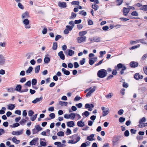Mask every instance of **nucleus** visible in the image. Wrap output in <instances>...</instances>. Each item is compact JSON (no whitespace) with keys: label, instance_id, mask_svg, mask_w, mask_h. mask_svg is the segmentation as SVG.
I'll list each match as a JSON object with an SVG mask.
<instances>
[{"label":"nucleus","instance_id":"obj_1","mask_svg":"<svg viewBox=\"0 0 147 147\" xmlns=\"http://www.w3.org/2000/svg\"><path fill=\"white\" fill-rule=\"evenodd\" d=\"M102 115L103 117L106 116L109 113V109L107 107H102Z\"/></svg>","mask_w":147,"mask_h":147},{"label":"nucleus","instance_id":"obj_2","mask_svg":"<svg viewBox=\"0 0 147 147\" xmlns=\"http://www.w3.org/2000/svg\"><path fill=\"white\" fill-rule=\"evenodd\" d=\"M23 23L25 25V27L26 29H29L30 26L29 24V21L28 19H25L23 21Z\"/></svg>","mask_w":147,"mask_h":147},{"label":"nucleus","instance_id":"obj_3","mask_svg":"<svg viewBox=\"0 0 147 147\" xmlns=\"http://www.w3.org/2000/svg\"><path fill=\"white\" fill-rule=\"evenodd\" d=\"M86 37L85 36L78 37L77 38V42L79 43H81L82 42H85L86 41Z\"/></svg>","mask_w":147,"mask_h":147},{"label":"nucleus","instance_id":"obj_4","mask_svg":"<svg viewBox=\"0 0 147 147\" xmlns=\"http://www.w3.org/2000/svg\"><path fill=\"white\" fill-rule=\"evenodd\" d=\"M23 129H22L18 131H13L11 133V134L13 135L19 136L22 134L23 133Z\"/></svg>","mask_w":147,"mask_h":147},{"label":"nucleus","instance_id":"obj_5","mask_svg":"<svg viewBox=\"0 0 147 147\" xmlns=\"http://www.w3.org/2000/svg\"><path fill=\"white\" fill-rule=\"evenodd\" d=\"M29 17V13L27 11H26L23 13L22 15V19H27Z\"/></svg>","mask_w":147,"mask_h":147},{"label":"nucleus","instance_id":"obj_6","mask_svg":"<svg viewBox=\"0 0 147 147\" xmlns=\"http://www.w3.org/2000/svg\"><path fill=\"white\" fill-rule=\"evenodd\" d=\"M5 63V59L3 55H0V65H3Z\"/></svg>","mask_w":147,"mask_h":147},{"label":"nucleus","instance_id":"obj_7","mask_svg":"<svg viewBox=\"0 0 147 147\" xmlns=\"http://www.w3.org/2000/svg\"><path fill=\"white\" fill-rule=\"evenodd\" d=\"M95 87H94L93 88L90 90L89 92L86 94V97L90 96L95 91Z\"/></svg>","mask_w":147,"mask_h":147},{"label":"nucleus","instance_id":"obj_8","mask_svg":"<svg viewBox=\"0 0 147 147\" xmlns=\"http://www.w3.org/2000/svg\"><path fill=\"white\" fill-rule=\"evenodd\" d=\"M58 5L61 8H65L67 6L66 3L64 2H59Z\"/></svg>","mask_w":147,"mask_h":147},{"label":"nucleus","instance_id":"obj_9","mask_svg":"<svg viewBox=\"0 0 147 147\" xmlns=\"http://www.w3.org/2000/svg\"><path fill=\"white\" fill-rule=\"evenodd\" d=\"M38 138H36L33 139L30 142V145L32 146L35 145L36 144L37 142L38 141Z\"/></svg>","mask_w":147,"mask_h":147},{"label":"nucleus","instance_id":"obj_10","mask_svg":"<svg viewBox=\"0 0 147 147\" xmlns=\"http://www.w3.org/2000/svg\"><path fill=\"white\" fill-rule=\"evenodd\" d=\"M58 55L60 58L62 60H64L65 59V55L62 51H60L58 53Z\"/></svg>","mask_w":147,"mask_h":147},{"label":"nucleus","instance_id":"obj_11","mask_svg":"<svg viewBox=\"0 0 147 147\" xmlns=\"http://www.w3.org/2000/svg\"><path fill=\"white\" fill-rule=\"evenodd\" d=\"M129 11V8H127L126 7H124L123 9V13L124 15L126 16Z\"/></svg>","mask_w":147,"mask_h":147},{"label":"nucleus","instance_id":"obj_12","mask_svg":"<svg viewBox=\"0 0 147 147\" xmlns=\"http://www.w3.org/2000/svg\"><path fill=\"white\" fill-rule=\"evenodd\" d=\"M97 57H95L92 58V59H90L89 60V63L90 65H92L94 63V61H96L97 60Z\"/></svg>","mask_w":147,"mask_h":147},{"label":"nucleus","instance_id":"obj_13","mask_svg":"<svg viewBox=\"0 0 147 147\" xmlns=\"http://www.w3.org/2000/svg\"><path fill=\"white\" fill-rule=\"evenodd\" d=\"M42 97L41 96L40 98H36L32 101V103L34 104H36L37 102H38L40 101H42Z\"/></svg>","mask_w":147,"mask_h":147},{"label":"nucleus","instance_id":"obj_14","mask_svg":"<svg viewBox=\"0 0 147 147\" xmlns=\"http://www.w3.org/2000/svg\"><path fill=\"white\" fill-rule=\"evenodd\" d=\"M77 125L79 127H82L85 125L84 123L82 121H78L77 123Z\"/></svg>","mask_w":147,"mask_h":147},{"label":"nucleus","instance_id":"obj_15","mask_svg":"<svg viewBox=\"0 0 147 147\" xmlns=\"http://www.w3.org/2000/svg\"><path fill=\"white\" fill-rule=\"evenodd\" d=\"M49 55L47 54L45 55V57L44 58V62L47 64L49 63L50 61V59L49 57H47V56H49Z\"/></svg>","mask_w":147,"mask_h":147},{"label":"nucleus","instance_id":"obj_16","mask_svg":"<svg viewBox=\"0 0 147 147\" xmlns=\"http://www.w3.org/2000/svg\"><path fill=\"white\" fill-rule=\"evenodd\" d=\"M134 77L136 79L139 80L142 79L143 76L142 75H140L138 73H136Z\"/></svg>","mask_w":147,"mask_h":147},{"label":"nucleus","instance_id":"obj_17","mask_svg":"<svg viewBox=\"0 0 147 147\" xmlns=\"http://www.w3.org/2000/svg\"><path fill=\"white\" fill-rule=\"evenodd\" d=\"M130 66L132 67H135L138 66V64L136 62L132 61L130 63Z\"/></svg>","mask_w":147,"mask_h":147},{"label":"nucleus","instance_id":"obj_18","mask_svg":"<svg viewBox=\"0 0 147 147\" xmlns=\"http://www.w3.org/2000/svg\"><path fill=\"white\" fill-rule=\"evenodd\" d=\"M54 144L56 145H57V147H63V146H65L63 144H61V142H55L54 143Z\"/></svg>","mask_w":147,"mask_h":147},{"label":"nucleus","instance_id":"obj_19","mask_svg":"<svg viewBox=\"0 0 147 147\" xmlns=\"http://www.w3.org/2000/svg\"><path fill=\"white\" fill-rule=\"evenodd\" d=\"M67 125L70 127H73L74 125V122L73 121L68 122L67 123Z\"/></svg>","mask_w":147,"mask_h":147},{"label":"nucleus","instance_id":"obj_20","mask_svg":"<svg viewBox=\"0 0 147 147\" xmlns=\"http://www.w3.org/2000/svg\"><path fill=\"white\" fill-rule=\"evenodd\" d=\"M61 70L62 72L65 75L68 76L70 74V72L69 71L66 70V69L64 68H62Z\"/></svg>","mask_w":147,"mask_h":147},{"label":"nucleus","instance_id":"obj_21","mask_svg":"<svg viewBox=\"0 0 147 147\" xmlns=\"http://www.w3.org/2000/svg\"><path fill=\"white\" fill-rule=\"evenodd\" d=\"M94 107V105L92 104H86L85 105V107L86 109H88L89 108H93Z\"/></svg>","mask_w":147,"mask_h":147},{"label":"nucleus","instance_id":"obj_22","mask_svg":"<svg viewBox=\"0 0 147 147\" xmlns=\"http://www.w3.org/2000/svg\"><path fill=\"white\" fill-rule=\"evenodd\" d=\"M107 74V71L104 69H102V78L106 76Z\"/></svg>","mask_w":147,"mask_h":147},{"label":"nucleus","instance_id":"obj_23","mask_svg":"<svg viewBox=\"0 0 147 147\" xmlns=\"http://www.w3.org/2000/svg\"><path fill=\"white\" fill-rule=\"evenodd\" d=\"M15 107V105L13 104H10L8 105V109L10 110H13Z\"/></svg>","mask_w":147,"mask_h":147},{"label":"nucleus","instance_id":"obj_24","mask_svg":"<svg viewBox=\"0 0 147 147\" xmlns=\"http://www.w3.org/2000/svg\"><path fill=\"white\" fill-rule=\"evenodd\" d=\"M22 86L20 84L18 85L16 87L15 89V90H16L20 92L22 89Z\"/></svg>","mask_w":147,"mask_h":147},{"label":"nucleus","instance_id":"obj_25","mask_svg":"<svg viewBox=\"0 0 147 147\" xmlns=\"http://www.w3.org/2000/svg\"><path fill=\"white\" fill-rule=\"evenodd\" d=\"M12 140L14 143L16 144H18L20 142V140H18L17 139L16 137V136L12 138Z\"/></svg>","mask_w":147,"mask_h":147},{"label":"nucleus","instance_id":"obj_26","mask_svg":"<svg viewBox=\"0 0 147 147\" xmlns=\"http://www.w3.org/2000/svg\"><path fill=\"white\" fill-rule=\"evenodd\" d=\"M40 65H38L36 66L35 68L34 71L35 73L36 74L38 73L40 70Z\"/></svg>","mask_w":147,"mask_h":147},{"label":"nucleus","instance_id":"obj_27","mask_svg":"<svg viewBox=\"0 0 147 147\" xmlns=\"http://www.w3.org/2000/svg\"><path fill=\"white\" fill-rule=\"evenodd\" d=\"M94 136V134H91L87 138V139L89 141H92L93 140L92 139Z\"/></svg>","mask_w":147,"mask_h":147},{"label":"nucleus","instance_id":"obj_28","mask_svg":"<svg viewBox=\"0 0 147 147\" xmlns=\"http://www.w3.org/2000/svg\"><path fill=\"white\" fill-rule=\"evenodd\" d=\"M59 103L60 105L62 106H66L68 104V103L67 102H63L62 101H59Z\"/></svg>","mask_w":147,"mask_h":147},{"label":"nucleus","instance_id":"obj_29","mask_svg":"<svg viewBox=\"0 0 147 147\" xmlns=\"http://www.w3.org/2000/svg\"><path fill=\"white\" fill-rule=\"evenodd\" d=\"M57 47V44L56 42H55L53 43L52 49L53 50H56Z\"/></svg>","mask_w":147,"mask_h":147},{"label":"nucleus","instance_id":"obj_30","mask_svg":"<svg viewBox=\"0 0 147 147\" xmlns=\"http://www.w3.org/2000/svg\"><path fill=\"white\" fill-rule=\"evenodd\" d=\"M33 67L32 66H30L28 69L26 71V73L27 74L30 73L32 71Z\"/></svg>","mask_w":147,"mask_h":147},{"label":"nucleus","instance_id":"obj_31","mask_svg":"<svg viewBox=\"0 0 147 147\" xmlns=\"http://www.w3.org/2000/svg\"><path fill=\"white\" fill-rule=\"evenodd\" d=\"M147 126V123H140L139 125V126L140 127H142Z\"/></svg>","mask_w":147,"mask_h":147},{"label":"nucleus","instance_id":"obj_32","mask_svg":"<svg viewBox=\"0 0 147 147\" xmlns=\"http://www.w3.org/2000/svg\"><path fill=\"white\" fill-rule=\"evenodd\" d=\"M7 91L9 92H13L15 91L14 88H9L7 89Z\"/></svg>","mask_w":147,"mask_h":147},{"label":"nucleus","instance_id":"obj_33","mask_svg":"<svg viewBox=\"0 0 147 147\" xmlns=\"http://www.w3.org/2000/svg\"><path fill=\"white\" fill-rule=\"evenodd\" d=\"M140 9L143 11H147V5H142V7L140 8Z\"/></svg>","mask_w":147,"mask_h":147},{"label":"nucleus","instance_id":"obj_34","mask_svg":"<svg viewBox=\"0 0 147 147\" xmlns=\"http://www.w3.org/2000/svg\"><path fill=\"white\" fill-rule=\"evenodd\" d=\"M74 52L73 50L69 49L68 50V55L70 56H72V55L74 54Z\"/></svg>","mask_w":147,"mask_h":147},{"label":"nucleus","instance_id":"obj_35","mask_svg":"<svg viewBox=\"0 0 147 147\" xmlns=\"http://www.w3.org/2000/svg\"><path fill=\"white\" fill-rule=\"evenodd\" d=\"M79 13L80 14L84 16H86L87 15V13L84 10H82L80 11L79 12Z\"/></svg>","mask_w":147,"mask_h":147},{"label":"nucleus","instance_id":"obj_36","mask_svg":"<svg viewBox=\"0 0 147 147\" xmlns=\"http://www.w3.org/2000/svg\"><path fill=\"white\" fill-rule=\"evenodd\" d=\"M87 32L86 31H81L79 32V35L80 36H84L87 33Z\"/></svg>","mask_w":147,"mask_h":147},{"label":"nucleus","instance_id":"obj_37","mask_svg":"<svg viewBox=\"0 0 147 147\" xmlns=\"http://www.w3.org/2000/svg\"><path fill=\"white\" fill-rule=\"evenodd\" d=\"M92 8L95 11L97 10L98 8V5L96 4H93L92 6Z\"/></svg>","mask_w":147,"mask_h":147},{"label":"nucleus","instance_id":"obj_38","mask_svg":"<svg viewBox=\"0 0 147 147\" xmlns=\"http://www.w3.org/2000/svg\"><path fill=\"white\" fill-rule=\"evenodd\" d=\"M37 116V114H36L33 115L30 118V120L33 121H34L36 118Z\"/></svg>","mask_w":147,"mask_h":147},{"label":"nucleus","instance_id":"obj_39","mask_svg":"<svg viewBox=\"0 0 147 147\" xmlns=\"http://www.w3.org/2000/svg\"><path fill=\"white\" fill-rule=\"evenodd\" d=\"M26 121V120L24 119H22L20 121V123L21 125H23L25 124Z\"/></svg>","mask_w":147,"mask_h":147},{"label":"nucleus","instance_id":"obj_40","mask_svg":"<svg viewBox=\"0 0 147 147\" xmlns=\"http://www.w3.org/2000/svg\"><path fill=\"white\" fill-rule=\"evenodd\" d=\"M2 109L0 110V114H4L5 113V111L6 110V109L5 107H3L2 108Z\"/></svg>","mask_w":147,"mask_h":147},{"label":"nucleus","instance_id":"obj_41","mask_svg":"<svg viewBox=\"0 0 147 147\" xmlns=\"http://www.w3.org/2000/svg\"><path fill=\"white\" fill-rule=\"evenodd\" d=\"M49 116L51 117L50 119H52L54 118L55 117V115L54 113H51L50 114ZM48 120H50V119L49 118Z\"/></svg>","mask_w":147,"mask_h":147},{"label":"nucleus","instance_id":"obj_42","mask_svg":"<svg viewBox=\"0 0 147 147\" xmlns=\"http://www.w3.org/2000/svg\"><path fill=\"white\" fill-rule=\"evenodd\" d=\"M35 127L38 131H40L42 129V128L40 127L39 125H36Z\"/></svg>","mask_w":147,"mask_h":147},{"label":"nucleus","instance_id":"obj_43","mask_svg":"<svg viewBox=\"0 0 147 147\" xmlns=\"http://www.w3.org/2000/svg\"><path fill=\"white\" fill-rule=\"evenodd\" d=\"M90 114V113L88 111H86L82 114V115H84L86 117H88Z\"/></svg>","mask_w":147,"mask_h":147},{"label":"nucleus","instance_id":"obj_44","mask_svg":"<svg viewBox=\"0 0 147 147\" xmlns=\"http://www.w3.org/2000/svg\"><path fill=\"white\" fill-rule=\"evenodd\" d=\"M37 80L36 79H33L32 80V85H34L36 84Z\"/></svg>","mask_w":147,"mask_h":147},{"label":"nucleus","instance_id":"obj_45","mask_svg":"<svg viewBox=\"0 0 147 147\" xmlns=\"http://www.w3.org/2000/svg\"><path fill=\"white\" fill-rule=\"evenodd\" d=\"M123 65H124L121 63H119L118 64H117V66H115V68L116 69L117 67L118 69H120L122 68V67H123Z\"/></svg>","mask_w":147,"mask_h":147},{"label":"nucleus","instance_id":"obj_46","mask_svg":"<svg viewBox=\"0 0 147 147\" xmlns=\"http://www.w3.org/2000/svg\"><path fill=\"white\" fill-rule=\"evenodd\" d=\"M131 14L132 16H138V13L136 11H134L132 12Z\"/></svg>","mask_w":147,"mask_h":147},{"label":"nucleus","instance_id":"obj_47","mask_svg":"<svg viewBox=\"0 0 147 147\" xmlns=\"http://www.w3.org/2000/svg\"><path fill=\"white\" fill-rule=\"evenodd\" d=\"M125 118L122 117H121L119 119V121L120 123L123 122L125 121Z\"/></svg>","mask_w":147,"mask_h":147},{"label":"nucleus","instance_id":"obj_48","mask_svg":"<svg viewBox=\"0 0 147 147\" xmlns=\"http://www.w3.org/2000/svg\"><path fill=\"white\" fill-rule=\"evenodd\" d=\"M47 29L46 27L44 28L43 29L42 32L43 34H46L47 32Z\"/></svg>","mask_w":147,"mask_h":147},{"label":"nucleus","instance_id":"obj_49","mask_svg":"<svg viewBox=\"0 0 147 147\" xmlns=\"http://www.w3.org/2000/svg\"><path fill=\"white\" fill-rule=\"evenodd\" d=\"M57 135L59 136H63L64 135V133L63 131H60L57 133Z\"/></svg>","mask_w":147,"mask_h":147},{"label":"nucleus","instance_id":"obj_50","mask_svg":"<svg viewBox=\"0 0 147 147\" xmlns=\"http://www.w3.org/2000/svg\"><path fill=\"white\" fill-rule=\"evenodd\" d=\"M34 114V111L32 110H30L28 112V115L29 116H32Z\"/></svg>","mask_w":147,"mask_h":147},{"label":"nucleus","instance_id":"obj_51","mask_svg":"<svg viewBox=\"0 0 147 147\" xmlns=\"http://www.w3.org/2000/svg\"><path fill=\"white\" fill-rule=\"evenodd\" d=\"M71 4L72 5H79V2L78 1H74L71 2Z\"/></svg>","mask_w":147,"mask_h":147},{"label":"nucleus","instance_id":"obj_52","mask_svg":"<svg viewBox=\"0 0 147 147\" xmlns=\"http://www.w3.org/2000/svg\"><path fill=\"white\" fill-rule=\"evenodd\" d=\"M71 16L70 17V19H72L73 18H75L76 16V14L73 12L71 13Z\"/></svg>","mask_w":147,"mask_h":147},{"label":"nucleus","instance_id":"obj_53","mask_svg":"<svg viewBox=\"0 0 147 147\" xmlns=\"http://www.w3.org/2000/svg\"><path fill=\"white\" fill-rule=\"evenodd\" d=\"M18 6L20 8L22 9H24V6L22 4V3H18Z\"/></svg>","mask_w":147,"mask_h":147},{"label":"nucleus","instance_id":"obj_54","mask_svg":"<svg viewBox=\"0 0 147 147\" xmlns=\"http://www.w3.org/2000/svg\"><path fill=\"white\" fill-rule=\"evenodd\" d=\"M70 118L74 119L76 116V114L74 113H71L70 114Z\"/></svg>","mask_w":147,"mask_h":147},{"label":"nucleus","instance_id":"obj_55","mask_svg":"<svg viewBox=\"0 0 147 147\" xmlns=\"http://www.w3.org/2000/svg\"><path fill=\"white\" fill-rule=\"evenodd\" d=\"M85 62V58H83L82 60H81L80 61V65H83Z\"/></svg>","mask_w":147,"mask_h":147},{"label":"nucleus","instance_id":"obj_56","mask_svg":"<svg viewBox=\"0 0 147 147\" xmlns=\"http://www.w3.org/2000/svg\"><path fill=\"white\" fill-rule=\"evenodd\" d=\"M81 98L78 96H76L74 99V101H78L81 99Z\"/></svg>","mask_w":147,"mask_h":147},{"label":"nucleus","instance_id":"obj_57","mask_svg":"<svg viewBox=\"0 0 147 147\" xmlns=\"http://www.w3.org/2000/svg\"><path fill=\"white\" fill-rule=\"evenodd\" d=\"M113 94L112 93H110L106 96V97L108 98H111L113 96Z\"/></svg>","mask_w":147,"mask_h":147},{"label":"nucleus","instance_id":"obj_58","mask_svg":"<svg viewBox=\"0 0 147 147\" xmlns=\"http://www.w3.org/2000/svg\"><path fill=\"white\" fill-rule=\"evenodd\" d=\"M74 67L75 68H77L78 67L79 65L78 63L77 62H75L74 63Z\"/></svg>","mask_w":147,"mask_h":147},{"label":"nucleus","instance_id":"obj_59","mask_svg":"<svg viewBox=\"0 0 147 147\" xmlns=\"http://www.w3.org/2000/svg\"><path fill=\"white\" fill-rule=\"evenodd\" d=\"M124 112V111L122 109H121L119 110L118 111V114L119 115H122Z\"/></svg>","mask_w":147,"mask_h":147},{"label":"nucleus","instance_id":"obj_60","mask_svg":"<svg viewBox=\"0 0 147 147\" xmlns=\"http://www.w3.org/2000/svg\"><path fill=\"white\" fill-rule=\"evenodd\" d=\"M26 78L24 77L21 78L20 79V82L21 83H24L26 81Z\"/></svg>","mask_w":147,"mask_h":147},{"label":"nucleus","instance_id":"obj_61","mask_svg":"<svg viewBox=\"0 0 147 147\" xmlns=\"http://www.w3.org/2000/svg\"><path fill=\"white\" fill-rule=\"evenodd\" d=\"M61 38V36L59 35H57L55 37V40L57 41L59 38Z\"/></svg>","mask_w":147,"mask_h":147},{"label":"nucleus","instance_id":"obj_62","mask_svg":"<svg viewBox=\"0 0 147 147\" xmlns=\"http://www.w3.org/2000/svg\"><path fill=\"white\" fill-rule=\"evenodd\" d=\"M40 145L42 146H45L46 145V142L41 141L40 142Z\"/></svg>","mask_w":147,"mask_h":147},{"label":"nucleus","instance_id":"obj_63","mask_svg":"<svg viewBox=\"0 0 147 147\" xmlns=\"http://www.w3.org/2000/svg\"><path fill=\"white\" fill-rule=\"evenodd\" d=\"M31 85V82L30 81H28L25 84V86H30Z\"/></svg>","mask_w":147,"mask_h":147},{"label":"nucleus","instance_id":"obj_64","mask_svg":"<svg viewBox=\"0 0 147 147\" xmlns=\"http://www.w3.org/2000/svg\"><path fill=\"white\" fill-rule=\"evenodd\" d=\"M143 70L144 73L147 75V66H145L144 67Z\"/></svg>","mask_w":147,"mask_h":147}]
</instances>
